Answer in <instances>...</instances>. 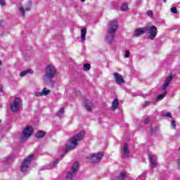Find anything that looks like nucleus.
Wrapping results in <instances>:
<instances>
[{
	"mask_svg": "<svg viewBox=\"0 0 180 180\" xmlns=\"http://www.w3.org/2000/svg\"><path fill=\"white\" fill-rule=\"evenodd\" d=\"M85 136V131H81L77 134L74 136L72 139L69 140V145L66 146L65 153L67 154L68 151L74 150L75 147L78 146V141H82L84 140V136Z\"/></svg>",
	"mask_w": 180,
	"mask_h": 180,
	"instance_id": "f257e3e1",
	"label": "nucleus"
},
{
	"mask_svg": "<svg viewBox=\"0 0 180 180\" xmlns=\"http://www.w3.org/2000/svg\"><path fill=\"white\" fill-rule=\"evenodd\" d=\"M116 30H117V21H110L107 28V35L105 37V41H107V43H112V41H113Z\"/></svg>",
	"mask_w": 180,
	"mask_h": 180,
	"instance_id": "f03ea898",
	"label": "nucleus"
},
{
	"mask_svg": "<svg viewBox=\"0 0 180 180\" xmlns=\"http://www.w3.org/2000/svg\"><path fill=\"white\" fill-rule=\"evenodd\" d=\"M57 75V69L53 65H48L46 68L45 74L44 75V82H49L53 79Z\"/></svg>",
	"mask_w": 180,
	"mask_h": 180,
	"instance_id": "7ed1b4c3",
	"label": "nucleus"
},
{
	"mask_svg": "<svg viewBox=\"0 0 180 180\" xmlns=\"http://www.w3.org/2000/svg\"><path fill=\"white\" fill-rule=\"evenodd\" d=\"M34 155H30L27 158H25L23 162L21 163L20 168L22 172H26L29 169L30 165V162H32V160H33Z\"/></svg>",
	"mask_w": 180,
	"mask_h": 180,
	"instance_id": "20e7f679",
	"label": "nucleus"
},
{
	"mask_svg": "<svg viewBox=\"0 0 180 180\" xmlns=\"http://www.w3.org/2000/svg\"><path fill=\"white\" fill-rule=\"evenodd\" d=\"M32 134H33V128L32 127H25L22 131V135L20 136V141H25V140H27V139H29Z\"/></svg>",
	"mask_w": 180,
	"mask_h": 180,
	"instance_id": "39448f33",
	"label": "nucleus"
},
{
	"mask_svg": "<svg viewBox=\"0 0 180 180\" xmlns=\"http://www.w3.org/2000/svg\"><path fill=\"white\" fill-rule=\"evenodd\" d=\"M146 32H148V39L154 40L157 37V27L155 25L148 26L145 27Z\"/></svg>",
	"mask_w": 180,
	"mask_h": 180,
	"instance_id": "423d86ee",
	"label": "nucleus"
},
{
	"mask_svg": "<svg viewBox=\"0 0 180 180\" xmlns=\"http://www.w3.org/2000/svg\"><path fill=\"white\" fill-rule=\"evenodd\" d=\"M20 102H21V100L19 98H16L13 101V103L10 106L11 112L16 113V112H19V110H20V108H21Z\"/></svg>",
	"mask_w": 180,
	"mask_h": 180,
	"instance_id": "0eeeda50",
	"label": "nucleus"
},
{
	"mask_svg": "<svg viewBox=\"0 0 180 180\" xmlns=\"http://www.w3.org/2000/svg\"><path fill=\"white\" fill-rule=\"evenodd\" d=\"M103 157V153L99 152L98 153L91 154L90 156L87 157L89 162H99Z\"/></svg>",
	"mask_w": 180,
	"mask_h": 180,
	"instance_id": "6e6552de",
	"label": "nucleus"
},
{
	"mask_svg": "<svg viewBox=\"0 0 180 180\" xmlns=\"http://www.w3.org/2000/svg\"><path fill=\"white\" fill-rule=\"evenodd\" d=\"M18 9L21 16H25L26 15L25 12H27L32 9V2H29L27 6H22V4L18 5Z\"/></svg>",
	"mask_w": 180,
	"mask_h": 180,
	"instance_id": "1a4fd4ad",
	"label": "nucleus"
},
{
	"mask_svg": "<svg viewBox=\"0 0 180 180\" xmlns=\"http://www.w3.org/2000/svg\"><path fill=\"white\" fill-rule=\"evenodd\" d=\"M113 75L115 79V82L116 84H117V85H121V84L124 83V79H123V77H122V75L117 72H115Z\"/></svg>",
	"mask_w": 180,
	"mask_h": 180,
	"instance_id": "9d476101",
	"label": "nucleus"
},
{
	"mask_svg": "<svg viewBox=\"0 0 180 180\" xmlns=\"http://www.w3.org/2000/svg\"><path fill=\"white\" fill-rule=\"evenodd\" d=\"M148 158L150 163V168L152 169H154V168H157V165H158L157 158L153 155H150L148 156Z\"/></svg>",
	"mask_w": 180,
	"mask_h": 180,
	"instance_id": "9b49d317",
	"label": "nucleus"
},
{
	"mask_svg": "<svg viewBox=\"0 0 180 180\" xmlns=\"http://www.w3.org/2000/svg\"><path fill=\"white\" fill-rule=\"evenodd\" d=\"M84 105L87 112H92V109H94V103H92L91 100H85Z\"/></svg>",
	"mask_w": 180,
	"mask_h": 180,
	"instance_id": "f8f14e48",
	"label": "nucleus"
},
{
	"mask_svg": "<svg viewBox=\"0 0 180 180\" xmlns=\"http://www.w3.org/2000/svg\"><path fill=\"white\" fill-rule=\"evenodd\" d=\"M144 33H146V27H141L134 30L133 36L134 37H139L141 34H144Z\"/></svg>",
	"mask_w": 180,
	"mask_h": 180,
	"instance_id": "ddd939ff",
	"label": "nucleus"
},
{
	"mask_svg": "<svg viewBox=\"0 0 180 180\" xmlns=\"http://www.w3.org/2000/svg\"><path fill=\"white\" fill-rule=\"evenodd\" d=\"M172 78L173 77L172 75H170L166 78V79L165 80V84L162 86V91H165V89H167V88H168L169 84H171V81H172Z\"/></svg>",
	"mask_w": 180,
	"mask_h": 180,
	"instance_id": "4468645a",
	"label": "nucleus"
},
{
	"mask_svg": "<svg viewBox=\"0 0 180 180\" xmlns=\"http://www.w3.org/2000/svg\"><path fill=\"white\" fill-rule=\"evenodd\" d=\"M122 150L124 158H127V157H129V155L130 154V150H129V146H127V143H124Z\"/></svg>",
	"mask_w": 180,
	"mask_h": 180,
	"instance_id": "2eb2a0df",
	"label": "nucleus"
},
{
	"mask_svg": "<svg viewBox=\"0 0 180 180\" xmlns=\"http://www.w3.org/2000/svg\"><path fill=\"white\" fill-rule=\"evenodd\" d=\"M79 166V164L78 162H75L71 167V171L75 175L77 174V172L78 171V167Z\"/></svg>",
	"mask_w": 180,
	"mask_h": 180,
	"instance_id": "dca6fc26",
	"label": "nucleus"
},
{
	"mask_svg": "<svg viewBox=\"0 0 180 180\" xmlns=\"http://www.w3.org/2000/svg\"><path fill=\"white\" fill-rule=\"evenodd\" d=\"M117 108H119V100H117V98H115L112 101L111 109L112 110H115Z\"/></svg>",
	"mask_w": 180,
	"mask_h": 180,
	"instance_id": "f3484780",
	"label": "nucleus"
},
{
	"mask_svg": "<svg viewBox=\"0 0 180 180\" xmlns=\"http://www.w3.org/2000/svg\"><path fill=\"white\" fill-rule=\"evenodd\" d=\"M86 36V28L83 27L81 30V40L85 41V37Z\"/></svg>",
	"mask_w": 180,
	"mask_h": 180,
	"instance_id": "a211bd4d",
	"label": "nucleus"
},
{
	"mask_svg": "<svg viewBox=\"0 0 180 180\" xmlns=\"http://www.w3.org/2000/svg\"><path fill=\"white\" fill-rule=\"evenodd\" d=\"M32 72H33V71L32 70V69H28V70H24V71H22V72H21L20 73V77H26V75H27V74H30V73H32Z\"/></svg>",
	"mask_w": 180,
	"mask_h": 180,
	"instance_id": "6ab92c4d",
	"label": "nucleus"
},
{
	"mask_svg": "<svg viewBox=\"0 0 180 180\" xmlns=\"http://www.w3.org/2000/svg\"><path fill=\"white\" fill-rule=\"evenodd\" d=\"M45 135H46V132L42 131H39L35 134V137H37V139H41V138L44 137Z\"/></svg>",
	"mask_w": 180,
	"mask_h": 180,
	"instance_id": "aec40b11",
	"label": "nucleus"
},
{
	"mask_svg": "<svg viewBox=\"0 0 180 180\" xmlns=\"http://www.w3.org/2000/svg\"><path fill=\"white\" fill-rule=\"evenodd\" d=\"M75 176V174H73L72 171L69 172L66 176V180H72V178Z\"/></svg>",
	"mask_w": 180,
	"mask_h": 180,
	"instance_id": "412c9836",
	"label": "nucleus"
},
{
	"mask_svg": "<svg viewBox=\"0 0 180 180\" xmlns=\"http://www.w3.org/2000/svg\"><path fill=\"white\" fill-rule=\"evenodd\" d=\"M42 94H44V96H47V95H50V89L47 88H44L42 90Z\"/></svg>",
	"mask_w": 180,
	"mask_h": 180,
	"instance_id": "4be33fe9",
	"label": "nucleus"
},
{
	"mask_svg": "<svg viewBox=\"0 0 180 180\" xmlns=\"http://www.w3.org/2000/svg\"><path fill=\"white\" fill-rule=\"evenodd\" d=\"M121 11L122 12H126V11H129V6L127 5V4H122V6H121Z\"/></svg>",
	"mask_w": 180,
	"mask_h": 180,
	"instance_id": "5701e85b",
	"label": "nucleus"
},
{
	"mask_svg": "<svg viewBox=\"0 0 180 180\" xmlns=\"http://www.w3.org/2000/svg\"><path fill=\"white\" fill-rule=\"evenodd\" d=\"M165 95H167V91H165L164 94H160L158 96V101H161V99H164L165 98Z\"/></svg>",
	"mask_w": 180,
	"mask_h": 180,
	"instance_id": "b1692460",
	"label": "nucleus"
},
{
	"mask_svg": "<svg viewBox=\"0 0 180 180\" xmlns=\"http://www.w3.org/2000/svg\"><path fill=\"white\" fill-rule=\"evenodd\" d=\"M84 71H89L91 70V65L89 63H86L83 65Z\"/></svg>",
	"mask_w": 180,
	"mask_h": 180,
	"instance_id": "393cba45",
	"label": "nucleus"
},
{
	"mask_svg": "<svg viewBox=\"0 0 180 180\" xmlns=\"http://www.w3.org/2000/svg\"><path fill=\"white\" fill-rule=\"evenodd\" d=\"M119 179L124 180L126 179V173L124 172H122L120 174Z\"/></svg>",
	"mask_w": 180,
	"mask_h": 180,
	"instance_id": "a878e982",
	"label": "nucleus"
},
{
	"mask_svg": "<svg viewBox=\"0 0 180 180\" xmlns=\"http://www.w3.org/2000/svg\"><path fill=\"white\" fill-rule=\"evenodd\" d=\"M63 115H64V108H60L57 113V116H58L59 117H61Z\"/></svg>",
	"mask_w": 180,
	"mask_h": 180,
	"instance_id": "bb28decb",
	"label": "nucleus"
},
{
	"mask_svg": "<svg viewBox=\"0 0 180 180\" xmlns=\"http://www.w3.org/2000/svg\"><path fill=\"white\" fill-rule=\"evenodd\" d=\"M162 116L163 117H172L171 116V112H165V113L162 114Z\"/></svg>",
	"mask_w": 180,
	"mask_h": 180,
	"instance_id": "cd10ccee",
	"label": "nucleus"
},
{
	"mask_svg": "<svg viewBox=\"0 0 180 180\" xmlns=\"http://www.w3.org/2000/svg\"><path fill=\"white\" fill-rule=\"evenodd\" d=\"M35 96L39 97V96H44V94H43V91H37L36 94H35Z\"/></svg>",
	"mask_w": 180,
	"mask_h": 180,
	"instance_id": "c85d7f7f",
	"label": "nucleus"
},
{
	"mask_svg": "<svg viewBox=\"0 0 180 180\" xmlns=\"http://www.w3.org/2000/svg\"><path fill=\"white\" fill-rule=\"evenodd\" d=\"M171 126L173 129H176V122H175V120L172 121Z\"/></svg>",
	"mask_w": 180,
	"mask_h": 180,
	"instance_id": "c756f323",
	"label": "nucleus"
},
{
	"mask_svg": "<svg viewBox=\"0 0 180 180\" xmlns=\"http://www.w3.org/2000/svg\"><path fill=\"white\" fill-rule=\"evenodd\" d=\"M170 11L172 12V13H176L177 11H176V7H172L170 8Z\"/></svg>",
	"mask_w": 180,
	"mask_h": 180,
	"instance_id": "7c9ffc66",
	"label": "nucleus"
},
{
	"mask_svg": "<svg viewBox=\"0 0 180 180\" xmlns=\"http://www.w3.org/2000/svg\"><path fill=\"white\" fill-rule=\"evenodd\" d=\"M125 57L126 58H129V57H130V51H129L128 50L125 51Z\"/></svg>",
	"mask_w": 180,
	"mask_h": 180,
	"instance_id": "2f4dec72",
	"label": "nucleus"
},
{
	"mask_svg": "<svg viewBox=\"0 0 180 180\" xmlns=\"http://www.w3.org/2000/svg\"><path fill=\"white\" fill-rule=\"evenodd\" d=\"M60 160H58V159L55 160L53 164V167H56V165H57V164H58Z\"/></svg>",
	"mask_w": 180,
	"mask_h": 180,
	"instance_id": "473e14b6",
	"label": "nucleus"
},
{
	"mask_svg": "<svg viewBox=\"0 0 180 180\" xmlns=\"http://www.w3.org/2000/svg\"><path fill=\"white\" fill-rule=\"evenodd\" d=\"M60 160H58V159L55 160L53 164V167H56V165H57V164H58Z\"/></svg>",
	"mask_w": 180,
	"mask_h": 180,
	"instance_id": "72a5a7b5",
	"label": "nucleus"
},
{
	"mask_svg": "<svg viewBox=\"0 0 180 180\" xmlns=\"http://www.w3.org/2000/svg\"><path fill=\"white\" fill-rule=\"evenodd\" d=\"M148 123H150V117H147L145 120V124H148Z\"/></svg>",
	"mask_w": 180,
	"mask_h": 180,
	"instance_id": "f704fd0d",
	"label": "nucleus"
},
{
	"mask_svg": "<svg viewBox=\"0 0 180 180\" xmlns=\"http://www.w3.org/2000/svg\"><path fill=\"white\" fill-rule=\"evenodd\" d=\"M0 5H1V6H5V0H0Z\"/></svg>",
	"mask_w": 180,
	"mask_h": 180,
	"instance_id": "c9c22d12",
	"label": "nucleus"
},
{
	"mask_svg": "<svg viewBox=\"0 0 180 180\" xmlns=\"http://www.w3.org/2000/svg\"><path fill=\"white\" fill-rule=\"evenodd\" d=\"M147 14H148V16H153V11H147Z\"/></svg>",
	"mask_w": 180,
	"mask_h": 180,
	"instance_id": "e433bc0d",
	"label": "nucleus"
},
{
	"mask_svg": "<svg viewBox=\"0 0 180 180\" xmlns=\"http://www.w3.org/2000/svg\"><path fill=\"white\" fill-rule=\"evenodd\" d=\"M12 160V156L8 157L7 159H6V162H9V161Z\"/></svg>",
	"mask_w": 180,
	"mask_h": 180,
	"instance_id": "4c0bfd02",
	"label": "nucleus"
},
{
	"mask_svg": "<svg viewBox=\"0 0 180 180\" xmlns=\"http://www.w3.org/2000/svg\"><path fill=\"white\" fill-rule=\"evenodd\" d=\"M148 105H150V102L149 101H146L145 102V106H148Z\"/></svg>",
	"mask_w": 180,
	"mask_h": 180,
	"instance_id": "58836bf2",
	"label": "nucleus"
},
{
	"mask_svg": "<svg viewBox=\"0 0 180 180\" xmlns=\"http://www.w3.org/2000/svg\"><path fill=\"white\" fill-rule=\"evenodd\" d=\"M177 162H178V165H179V168H180V159L178 160Z\"/></svg>",
	"mask_w": 180,
	"mask_h": 180,
	"instance_id": "ea45409f",
	"label": "nucleus"
},
{
	"mask_svg": "<svg viewBox=\"0 0 180 180\" xmlns=\"http://www.w3.org/2000/svg\"><path fill=\"white\" fill-rule=\"evenodd\" d=\"M86 0H81L82 2H85Z\"/></svg>",
	"mask_w": 180,
	"mask_h": 180,
	"instance_id": "a19ab883",
	"label": "nucleus"
},
{
	"mask_svg": "<svg viewBox=\"0 0 180 180\" xmlns=\"http://www.w3.org/2000/svg\"><path fill=\"white\" fill-rule=\"evenodd\" d=\"M150 131H152V130H153V128H152V127H150Z\"/></svg>",
	"mask_w": 180,
	"mask_h": 180,
	"instance_id": "79ce46f5",
	"label": "nucleus"
},
{
	"mask_svg": "<svg viewBox=\"0 0 180 180\" xmlns=\"http://www.w3.org/2000/svg\"><path fill=\"white\" fill-rule=\"evenodd\" d=\"M179 150L180 151V148H179Z\"/></svg>",
	"mask_w": 180,
	"mask_h": 180,
	"instance_id": "37998d69",
	"label": "nucleus"
}]
</instances>
